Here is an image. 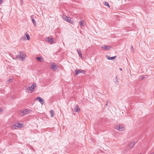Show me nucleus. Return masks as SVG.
<instances>
[{"label":"nucleus","mask_w":154,"mask_h":154,"mask_svg":"<svg viewBox=\"0 0 154 154\" xmlns=\"http://www.w3.org/2000/svg\"><path fill=\"white\" fill-rule=\"evenodd\" d=\"M104 4L106 6H108L109 8H110V6L109 5V3L106 2H104Z\"/></svg>","instance_id":"6ab92c4d"},{"label":"nucleus","mask_w":154,"mask_h":154,"mask_svg":"<svg viewBox=\"0 0 154 154\" xmlns=\"http://www.w3.org/2000/svg\"><path fill=\"white\" fill-rule=\"evenodd\" d=\"M30 112V110L28 109H24L23 110H20L19 112V114L21 116H23L25 115L28 114Z\"/></svg>","instance_id":"f257e3e1"},{"label":"nucleus","mask_w":154,"mask_h":154,"mask_svg":"<svg viewBox=\"0 0 154 154\" xmlns=\"http://www.w3.org/2000/svg\"><path fill=\"white\" fill-rule=\"evenodd\" d=\"M3 3L2 0H0V5L2 4Z\"/></svg>","instance_id":"393cba45"},{"label":"nucleus","mask_w":154,"mask_h":154,"mask_svg":"<svg viewBox=\"0 0 154 154\" xmlns=\"http://www.w3.org/2000/svg\"><path fill=\"white\" fill-rule=\"evenodd\" d=\"M25 36H26V37L27 38V40H29L30 39V37L29 36V35L28 33H26L24 35V36L22 37V38H23V40H24L26 39V38H24Z\"/></svg>","instance_id":"9d476101"},{"label":"nucleus","mask_w":154,"mask_h":154,"mask_svg":"<svg viewBox=\"0 0 154 154\" xmlns=\"http://www.w3.org/2000/svg\"><path fill=\"white\" fill-rule=\"evenodd\" d=\"M32 23H33L35 25L36 24V23L35 21L33 19H32Z\"/></svg>","instance_id":"412c9836"},{"label":"nucleus","mask_w":154,"mask_h":154,"mask_svg":"<svg viewBox=\"0 0 154 154\" xmlns=\"http://www.w3.org/2000/svg\"><path fill=\"white\" fill-rule=\"evenodd\" d=\"M131 47L132 49L133 48V46H131Z\"/></svg>","instance_id":"c756f323"},{"label":"nucleus","mask_w":154,"mask_h":154,"mask_svg":"<svg viewBox=\"0 0 154 154\" xmlns=\"http://www.w3.org/2000/svg\"><path fill=\"white\" fill-rule=\"evenodd\" d=\"M101 48L105 50H110L111 47L110 46L106 45H103L101 46Z\"/></svg>","instance_id":"6e6552de"},{"label":"nucleus","mask_w":154,"mask_h":154,"mask_svg":"<svg viewBox=\"0 0 154 154\" xmlns=\"http://www.w3.org/2000/svg\"><path fill=\"white\" fill-rule=\"evenodd\" d=\"M106 57L107 59H108L109 60H113L115 59V58L116 57L114 56V57H109L108 55H106Z\"/></svg>","instance_id":"f8f14e48"},{"label":"nucleus","mask_w":154,"mask_h":154,"mask_svg":"<svg viewBox=\"0 0 154 154\" xmlns=\"http://www.w3.org/2000/svg\"><path fill=\"white\" fill-rule=\"evenodd\" d=\"M119 69H120V70H121V71H122V69L120 68Z\"/></svg>","instance_id":"c85d7f7f"},{"label":"nucleus","mask_w":154,"mask_h":154,"mask_svg":"<svg viewBox=\"0 0 154 154\" xmlns=\"http://www.w3.org/2000/svg\"><path fill=\"white\" fill-rule=\"evenodd\" d=\"M18 58H20V59L22 61L26 57V56L22 52H20V54L18 56Z\"/></svg>","instance_id":"f03ea898"},{"label":"nucleus","mask_w":154,"mask_h":154,"mask_svg":"<svg viewBox=\"0 0 154 154\" xmlns=\"http://www.w3.org/2000/svg\"><path fill=\"white\" fill-rule=\"evenodd\" d=\"M115 129L120 131H123L125 129L124 127L122 125H117L115 126Z\"/></svg>","instance_id":"7ed1b4c3"},{"label":"nucleus","mask_w":154,"mask_h":154,"mask_svg":"<svg viewBox=\"0 0 154 154\" xmlns=\"http://www.w3.org/2000/svg\"><path fill=\"white\" fill-rule=\"evenodd\" d=\"M75 75H78L80 73H83L84 74H85V71L80 69L76 70H75Z\"/></svg>","instance_id":"9b49d317"},{"label":"nucleus","mask_w":154,"mask_h":154,"mask_svg":"<svg viewBox=\"0 0 154 154\" xmlns=\"http://www.w3.org/2000/svg\"><path fill=\"white\" fill-rule=\"evenodd\" d=\"M3 111V109L1 108H0V112H2Z\"/></svg>","instance_id":"b1692460"},{"label":"nucleus","mask_w":154,"mask_h":154,"mask_svg":"<svg viewBox=\"0 0 154 154\" xmlns=\"http://www.w3.org/2000/svg\"><path fill=\"white\" fill-rule=\"evenodd\" d=\"M37 100H38L39 102L42 104H43V101L42 99L41 98V97H38L37 98Z\"/></svg>","instance_id":"4468645a"},{"label":"nucleus","mask_w":154,"mask_h":154,"mask_svg":"<svg viewBox=\"0 0 154 154\" xmlns=\"http://www.w3.org/2000/svg\"><path fill=\"white\" fill-rule=\"evenodd\" d=\"M77 51L79 54V57H80L81 58H82V53H81V51L79 49H77Z\"/></svg>","instance_id":"dca6fc26"},{"label":"nucleus","mask_w":154,"mask_h":154,"mask_svg":"<svg viewBox=\"0 0 154 154\" xmlns=\"http://www.w3.org/2000/svg\"><path fill=\"white\" fill-rule=\"evenodd\" d=\"M50 68L54 71H56L57 69V66L55 64L52 63L51 65Z\"/></svg>","instance_id":"1a4fd4ad"},{"label":"nucleus","mask_w":154,"mask_h":154,"mask_svg":"<svg viewBox=\"0 0 154 154\" xmlns=\"http://www.w3.org/2000/svg\"><path fill=\"white\" fill-rule=\"evenodd\" d=\"M20 2L21 3L22 5H23V0H21L20 1Z\"/></svg>","instance_id":"cd10ccee"},{"label":"nucleus","mask_w":154,"mask_h":154,"mask_svg":"<svg viewBox=\"0 0 154 154\" xmlns=\"http://www.w3.org/2000/svg\"><path fill=\"white\" fill-rule=\"evenodd\" d=\"M36 59L39 61L40 62H43L44 60L42 57H36Z\"/></svg>","instance_id":"2eb2a0df"},{"label":"nucleus","mask_w":154,"mask_h":154,"mask_svg":"<svg viewBox=\"0 0 154 154\" xmlns=\"http://www.w3.org/2000/svg\"><path fill=\"white\" fill-rule=\"evenodd\" d=\"M26 36H25V38H26Z\"/></svg>","instance_id":"7c9ffc66"},{"label":"nucleus","mask_w":154,"mask_h":154,"mask_svg":"<svg viewBox=\"0 0 154 154\" xmlns=\"http://www.w3.org/2000/svg\"><path fill=\"white\" fill-rule=\"evenodd\" d=\"M144 77L141 76L140 77V79H141V80L143 79H144Z\"/></svg>","instance_id":"bb28decb"},{"label":"nucleus","mask_w":154,"mask_h":154,"mask_svg":"<svg viewBox=\"0 0 154 154\" xmlns=\"http://www.w3.org/2000/svg\"><path fill=\"white\" fill-rule=\"evenodd\" d=\"M13 80V79H9V80H8V81L9 82H11Z\"/></svg>","instance_id":"5701e85b"},{"label":"nucleus","mask_w":154,"mask_h":154,"mask_svg":"<svg viewBox=\"0 0 154 154\" xmlns=\"http://www.w3.org/2000/svg\"><path fill=\"white\" fill-rule=\"evenodd\" d=\"M80 110V108L78 107L77 106L76 108H75V111L77 112H79Z\"/></svg>","instance_id":"a211bd4d"},{"label":"nucleus","mask_w":154,"mask_h":154,"mask_svg":"<svg viewBox=\"0 0 154 154\" xmlns=\"http://www.w3.org/2000/svg\"><path fill=\"white\" fill-rule=\"evenodd\" d=\"M115 80V81L116 82H119L118 78H117V76H116V77Z\"/></svg>","instance_id":"4be33fe9"},{"label":"nucleus","mask_w":154,"mask_h":154,"mask_svg":"<svg viewBox=\"0 0 154 154\" xmlns=\"http://www.w3.org/2000/svg\"><path fill=\"white\" fill-rule=\"evenodd\" d=\"M36 85V83H34L30 87H29V88H26V89L28 91L29 90L31 91H33L35 89Z\"/></svg>","instance_id":"20e7f679"},{"label":"nucleus","mask_w":154,"mask_h":154,"mask_svg":"<svg viewBox=\"0 0 154 154\" xmlns=\"http://www.w3.org/2000/svg\"><path fill=\"white\" fill-rule=\"evenodd\" d=\"M136 143L135 141H134L131 143V144L130 145V146L132 147Z\"/></svg>","instance_id":"aec40b11"},{"label":"nucleus","mask_w":154,"mask_h":154,"mask_svg":"<svg viewBox=\"0 0 154 154\" xmlns=\"http://www.w3.org/2000/svg\"><path fill=\"white\" fill-rule=\"evenodd\" d=\"M45 40L46 41L51 44H54V43L52 38L47 37L45 39Z\"/></svg>","instance_id":"0eeeda50"},{"label":"nucleus","mask_w":154,"mask_h":154,"mask_svg":"<svg viewBox=\"0 0 154 154\" xmlns=\"http://www.w3.org/2000/svg\"><path fill=\"white\" fill-rule=\"evenodd\" d=\"M50 113L51 114V117H53L54 115V111L53 110H51L50 111Z\"/></svg>","instance_id":"f3484780"},{"label":"nucleus","mask_w":154,"mask_h":154,"mask_svg":"<svg viewBox=\"0 0 154 154\" xmlns=\"http://www.w3.org/2000/svg\"><path fill=\"white\" fill-rule=\"evenodd\" d=\"M63 19L69 23H71L72 22L71 21V18L70 17L66 16L63 15Z\"/></svg>","instance_id":"423d86ee"},{"label":"nucleus","mask_w":154,"mask_h":154,"mask_svg":"<svg viewBox=\"0 0 154 154\" xmlns=\"http://www.w3.org/2000/svg\"><path fill=\"white\" fill-rule=\"evenodd\" d=\"M108 101L107 100L106 101V106H108Z\"/></svg>","instance_id":"a878e982"},{"label":"nucleus","mask_w":154,"mask_h":154,"mask_svg":"<svg viewBox=\"0 0 154 154\" xmlns=\"http://www.w3.org/2000/svg\"><path fill=\"white\" fill-rule=\"evenodd\" d=\"M79 23L80 26H84L85 21L84 20H82L80 21Z\"/></svg>","instance_id":"ddd939ff"},{"label":"nucleus","mask_w":154,"mask_h":154,"mask_svg":"<svg viewBox=\"0 0 154 154\" xmlns=\"http://www.w3.org/2000/svg\"><path fill=\"white\" fill-rule=\"evenodd\" d=\"M23 127V124L18 123L17 124V125H13L11 126V128L13 129H16V127L18 128H21Z\"/></svg>","instance_id":"39448f33"}]
</instances>
